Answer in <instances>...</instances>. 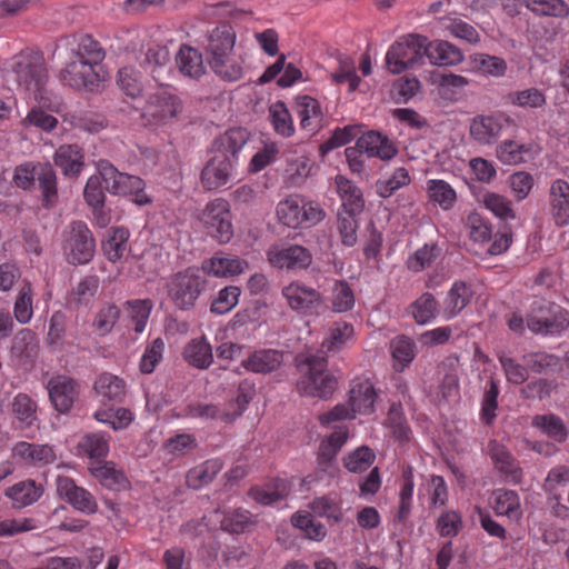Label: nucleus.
I'll list each match as a JSON object with an SVG mask.
<instances>
[{
  "instance_id": "obj_1",
  "label": "nucleus",
  "mask_w": 569,
  "mask_h": 569,
  "mask_svg": "<svg viewBox=\"0 0 569 569\" xmlns=\"http://www.w3.org/2000/svg\"><path fill=\"white\" fill-rule=\"evenodd\" d=\"M276 214L280 223L292 229L311 228L326 217L318 202L301 194H290L279 201Z\"/></svg>"
},
{
  "instance_id": "obj_2",
  "label": "nucleus",
  "mask_w": 569,
  "mask_h": 569,
  "mask_svg": "<svg viewBox=\"0 0 569 569\" xmlns=\"http://www.w3.org/2000/svg\"><path fill=\"white\" fill-rule=\"evenodd\" d=\"M377 398L373 385L368 380H355L349 392V402L339 403L332 410L319 416L322 426L333 421L352 419L357 413L368 415L373 411Z\"/></svg>"
},
{
  "instance_id": "obj_3",
  "label": "nucleus",
  "mask_w": 569,
  "mask_h": 569,
  "mask_svg": "<svg viewBox=\"0 0 569 569\" xmlns=\"http://www.w3.org/2000/svg\"><path fill=\"white\" fill-rule=\"evenodd\" d=\"M526 322L535 335L560 336L569 328V311L555 302L536 300L527 313Z\"/></svg>"
},
{
  "instance_id": "obj_4",
  "label": "nucleus",
  "mask_w": 569,
  "mask_h": 569,
  "mask_svg": "<svg viewBox=\"0 0 569 569\" xmlns=\"http://www.w3.org/2000/svg\"><path fill=\"white\" fill-rule=\"evenodd\" d=\"M303 376L297 382V389L301 395L319 398L330 397L337 380L327 372V359L323 356H311L301 367Z\"/></svg>"
},
{
  "instance_id": "obj_5",
  "label": "nucleus",
  "mask_w": 569,
  "mask_h": 569,
  "mask_svg": "<svg viewBox=\"0 0 569 569\" xmlns=\"http://www.w3.org/2000/svg\"><path fill=\"white\" fill-rule=\"evenodd\" d=\"M47 343L61 355H76L86 349L87 335L78 328L69 329L66 313L56 311L49 321Z\"/></svg>"
},
{
  "instance_id": "obj_6",
  "label": "nucleus",
  "mask_w": 569,
  "mask_h": 569,
  "mask_svg": "<svg viewBox=\"0 0 569 569\" xmlns=\"http://www.w3.org/2000/svg\"><path fill=\"white\" fill-rule=\"evenodd\" d=\"M98 169L107 190L112 194L132 196L133 202L139 206L151 202V199L144 192V181L141 178L120 172L108 161H100Z\"/></svg>"
},
{
  "instance_id": "obj_7",
  "label": "nucleus",
  "mask_w": 569,
  "mask_h": 569,
  "mask_svg": "<svg viewBox=\"0 0 569 569\" xmlns=\"http://www.w3.org/2000/svg\"><path fill=\"white\" fill-rule=\"evenodd\" d=\"M199 221L207 234L219 243H228L233 237L231 208L223 198L209 201L202 209Z\"/></svg>"
},
{
  "instance_id": "obj_8",
  "label": "nucleus",
  "mask_w": 569,
  "mask_h": 569,
  "mask_svg": "<svg viewBox=\"0 0 569 569\" xmlns=\"http://www.w3.org/2000/svg\"><path fill=\"white\" fill-rule=\"evenodd\" d=\"M206 279L198 270L188 268L172 276L168 283V296L180 310H190L206 288Z\"/></svg>"
},
{
  "instance_id": "obj_9",
  "label": "nucleus",
  "mask_w": 569,
  "mask_h": 569,
  "mask_svg": "<svg viewBox=\"0 0 569 569\" xmlns=\"http://www.w3.org/2000/svg\"><path fill=\"white\" fill-rule=\"evenodd\" d=\"M427 37L408 34L397 40L386 54L388 69L392 73H401L408 68L420 63L425 57Z\"/></svg>"
},
{
  "instance_id": "obj_10",
  "label": "nucleus",
  "mask_w": 569,
  "mask_h": 569,
  "mask_svg": "<svg viewBox=\"0 0 569 569\" xmlns=\"http://www.w3.org/2000/svg\"><path fill=\"white\" fill-rule=\"evenodd\" d=\"M281 295L287 306L300 315L319 316L326 310L322 293L300 280H293L286 284Z\"/></svg>"
},
{
  "instance_id": "obj_11",
  "label": "nucleus",
  "mask_w": 569,
  "mask_h": 569,
  "mask_svg": "<svg viewBox=\"0 0 569 569\" xmlns=\"http://www.w3.org/2000/svg\"><path fill=\"white\" fill-rule=\"evenodd\" d=\"M63 250L71 264H86L92 260L96 241L86 222L73 221L70 223Z\"/></svg>"
},
{
  "instance_id": "obj_12",
  "label": "nucleus",
  "mask_w": 569,
  "mask_h": 569,
  "mask_svg": "<svg viewBox=\"0 0 569 569\" xmlns=\"http://www.w3.org/2000/svg\"><path fill=\"white\" fill-rule=\"evenodd\" d=\"M14 72L20 87L31 92L37 100H41L42 90L46 86L48 73L41 57H21L16 66Z\"/></svg>"
},
{
  "instance_id": "obj_13",
  "label": "nucleus",
  "mask_w": 569,
  "mask_h": 569,
  "mask_svg": "<svg viewBox=\"0 0 569 569\" xmlns=\"http://www.w3.org/2000/svg\"><path fill=\"white\" fill-rule=\"evenodd\" d=\"M268 262L278 269H307L312 262L309 249L299 244L277 243L267 251Z\"/></svg>"
},
{
  "instance_id": "obj_14",
  "label": "nucleus",
  "mask_w": 569,
  "mask_h": 569,
  "mask_svg": "<svg viewBox=\"0 0 569 569\" xmlns=\"http://www.w3.org/2000/svg\"><path fill=\"white\" fill-rule=\"evenodd\" d=\"M236 164L221 154L211 156L200 173V183L207 191L228 187L234 179Z\"/></svg>"
},
{
  "instance_id": "obj_15",
  "label": "nucleus",
  "mask_w": 569,
  "mask_h": 569,
  "mask_svg": "<svg viewBox=\"0 0 569 569\" xmlns=\"http://www.w3.org/2000/svg\"><path fill=\"white\" fill-rule=\"evenodd\" d=\"M181 111L180 100L168 92H157L149 97L142 116L151 123L163 124Z\"/></svg>"
},
{
  "instance_id": "obj_16",
  "label": "nucleus",
  "mask_w": 569,
  "mask_h": 569,
  "mask_svg": "<svg viewBox=\"0 0 569 569\" xmlns=\"http://www.w3.org/2000/svg\"><path fill=\"white\" fill-rule=\"evenodd\" d=\"M511 118L505 113L478 116L470 124L471 137L482 144H491L501 136L502 131L512 124Z\"/></svg>"
},
{
  "instance_id": "obj_17",
  "label": "nucleus",
  "mask_w": 569,
  "mask_h": 569,
  "mask_svg": "<svg viewBox=\"0 0 569 569\" xmlns=\"http://www.w3.org/2000/svg\"><path fill=\"white\" fill-rule=\"evenodd\" d=\"M47 389L51 403L61 413L68 412L79 397V383L68 376L52 377Z\"/></svg>"
},
{
  "instance_id": "obj_18",
  "label": "nucleus",
  "mask_w": 569,
  "mask_h": 569,
  "mask_svg": "<svg viewBox=\"0 0 569 569\" xmlns=\"http://www.w3.org/2000/svg\"><path fill=\"white\" fill-rule=\"evenodd\" d=\"M12 459L26 467L40 468L53 463L56 451L50 445L19 441L12 448Z\"/></svg>"
},
{
  "instance_id": "obj_19",
  "label": "nucleus",
  "mask_w": 569,
  "mask_h": 569,
  "mask_svg": "<svg viewBox=\"0 0 569 569\" xmlns=\"http://www.w3.org/2000/svg\"><path fill=\"white\" fill-rule=\"evenodd\" d=\"M473 295L471 284L455 281L440 305L439 316L446 321L458 317L471 303Z\"/></svg>"
},
{
  "instance_id": "obj_20",
  "label": "nucleus",
  "mask_w": 569,
  "mask_h": 569,
  "mask_svg": "<svg viewBox=\"0 0 569 569\" xmlns=\"http://www.w3.org/2000/svg\"><path fill=\"white\" fill-rule=\"evenodd\" d=\"M237 33L230 23H220L206 36L207 61L230 54L234 51Z\"/></svg>"
},
{
  "instance_id": "obj_21",
  "label": "nucleus",
  "mask_w": 569,
  "mask_h": 569,
  "mask_svg": "<svg viewBox=\"0 0 569 569\" xmlns=\"http://www.w3.org/2000/svg\"><path fill=\"white\" fill-rule=\"evenodd\" d=\"M488 455L495 468L505 477L508 482L518 485L521 482L523 472L519 461L511 451L497 440L488 443Z\"/></svg>"
},
{
  "instance_id": "obj_22",
  "label": "nucleus",
  "mask_w": 569,
  "mask_h": 569,
  "mask_svg": "<svg viewBox=\"0 0 569 569\" xmlns=\"http://www.w3.org/2000/svg\"><path fill=\"white\" fill-rule=\"evenodd\" d=\"M61 80L71 88L91 90L98 84L99 74L94 67L70 56L61 71Z\"/></svg>"
},
{
  "instance_id": "obj_23",
  "label": "nucleus",
  "mask_w": 569,
  "mask_h": 569,
  "mask_svg": "<svg viewBox=\"0 0 569 569\" xmlns=\"http://www.w3.org/2000/svg\"><path fill=\"white\" fill-rule=\"evenodd\" d=\"M57 491L74 509L91 515L98 510V505L93 496L84 488L76 485L69 477H59L57 480Z\"/></svg>"
},
{
  "instance_id": "obj_24",
  "label": "nucleus",
  "mask_w": 569,
  "mask_h": 569,
  "mask_svg": "<svg viewBox=\"0 0 569 569\" xmlns=\"http://www.w3.org/2000/svg\"><path fill=\"white\" fill-rule=\"evenodd\" d=\"M283 365V352L278 349H256L241 361V367L257 375H269L281 368Z\"/></svg>"
},
{
  "instance_id": "obj_25",
  "label": "nucleus",
  "mask_w": 569,
  "mask_h": 569,
  "mask_svg": "<svg viewBox=\"0 0 569 569\" xmlns=\"http://www.w3.org/2000/svg\"><path fill=\"white\" fill-rule=\"evenodd\" d=\"M10 411L13 417V425L19 430H36L39 428L38 405L27 393H17L11 403Z\"/></svg>"
},
{
  "instance_id": "obj_26",
  "label": "nucleus",
  "mask_w": 569,
  "mask_h": 569,
  "mask_svg": "<svg viewBox=\"0 0 569 569\" xmlns=\"http://www.w3.org/2000/svg\"><path fill=\"white\" fill-rule=\"evenodd\" d=\"M356 144L361 153H366L369 158H379L383 161L392 159L398 153L395 142L387 136L375 130L365 132L357 140Z\"/></svg>"
},
{
  "instance_id": "obj_27",
  "label": "nucleus",
  "mask_w": 569,
  "mask_h": 569,
  "mask_svg": "<svg viewBox=\"0 0 569 569\" xmlns=\"http://www.w3.org/2000/svg\"><path fill=\"white\" fill-rule=\"evenodd\" d=\"M201 268L204 273L212 277L232 278L241 274L248 268V262L236 256L217 252L206 259Z\"/></svg>"
},
{
  "instance_id": "obj_28",
  "label": "nucleus",
  "mask_w": 569,
  "mask_h": 569,
  "mask_svg": "<svg viewBox=\"0 0 569 569\" xmlns=\"http://www.w3.org/2000/svg\"><path fill=\"white\" fill-rule=\"evenodd\" d=\"M550 213L558 227L569 224V183L563 179L552 181L549 189Z\"/></svg>"
},
{
  "instance_id": "obj_29",
  "label": "nucleus",
  "mask_w": 569,
  "mask_h": 569,
  "mask_svg": "<svg viewBox=\"0 0 569 569\" xmlns=\"http://www.w3.org/2000/svg\"><path fill=\"white\" fill-rule=\"evenodd\" d=\"M53 161L64 177L73 179L84 167V152L77 143L62 144L56 150Z\"/></svg>"
},
{
  "instance_id": "obj_30",
  "label": "nucleus",
  "mask_w": 569,
  "mask_h": 569,
  "mask_svg": "<svg viewBox=\"0 0 569 569\" xmlns=\"http://www.w3.org/2000/svg\"><path fill=\"white\" fill-rule=\"evenodd\" d=\"M182 358L190 367L206 370L213 363L212 346L204 335L193 338L183 347Z\"/></svg>"
},
{
  "instance_id": "obj_31",
  "label": "nucleus",
  "mask_w": 569,
  "mask_h": 569,
  "mask_svg": "<svg viewBox=\"0 0 569 569\" xmlns=\"http://www.w3.org/2000/svg\"><path fill=\"white\" fill-rule=\"evenodd\" d=\"M249 134L243 128H232L218 136L212 143V154H221L237 162L238 152L244 147Z\"/></svg>"
},
{
  "instance_id": "obj_32",
  "label": "nucleus",
  "mask_w": 569,
  "mask_h": 569,
  "mask_svg": "<svg viewBox=\"0 0 569 569\" xmlns=\"http://www.w3.org/2000/svg\"><path fill=\"white\" fill-rule=\"evenodd\" d=\"M93 389L104 406L122 402L127 393L124 380L109 372L97 378Z\"/></svg>"
},
{
  "instance_id": "obj_33",
  "label": "nucleus",
  "mask_w": 569,
  "mask_h": 569,
  "mask_svg": "<svg viewBox=\"0 0 569 569\" xmlns=\"http://www.w3.org/2000/svg\"><path fill=\"white\" fill-rule=\"evenodd\" d=\"M297 106L301 130L313 136L322 128L323 122V112L319 101L310 96H302L298 99Z\"/></svg>"
},
{
  "instance_id": "obj_34",
  "label": "nucleus",
  "mask_w": 569,
  "mask_h": 569,
  "mask_svg": "<svg viewBox=\"0 0 569 569\" xmlns=\"http://www.w3.org/2000/svg\"><path fill=\"white\" fill-rule=\"evenodd\" d=\"M425 56L430 63L437 66H456L463 60V53L459 48L445 40L429 41L425 46Z\"/></svg>"
},
{
  "instance_id": "obj_35",
  "label": "nucleus",
  "mask_w": 569,
  "mask_h": 569,
  "mask_svg": "<svg viewBox=\"0 0 569 569\" xmlns=\"http://www.w3.org/2000/svg\"><path fill=\"white\" fill-rule=\"evenodd\" d=\"M348 438V428L346 426H339L330 436L321 440L318 452V462L323 470L332 467V461L346 445Z\"/></svg>"
},
{
  "instance_id": "obj_36",
  "label": "nucleus",
  "mask_w": 569,
  "mask_h": 569,
  "mask_svg": "<svg viewBox=\"0 0 569 569\" xmlns=\"http://www.w3.org/2000/svg\"><path fill=\"white\" fill-rule=\"evenodd\" d=\"M36 182L41 193L42 206L47 209L56 207L59 200L58 180L56 171L50 163H38Z\"/></svg>"
},
{
  "instance_id": "obj_37",
  "label": "nucleus",
  "mask_w": 569,
  "mask_h": 569,
  "mask_svg": "<svg viewBox=\"0 0 569 569\" xmlns=\"http://www.w3.org/2000/svg\"><path fill=\"white\" fill-rule=\"evenodd\" d=\"M439 97L447 102L461 100L470 83L469 79L452 72L441 73L435 81Z\"/></svg>"
},
{
  "instance_id": "obj_38",
  "label": "nucleus",
  "mask_w": 569,
  "mask_h": 569,
  "mask_svg": "<svg viewBox=\"0 0 569 569\" xmlns=\"http://www.w3.org/2000/svg\"><path fill=\"white\" fill-rule=\"evenodd\" d=\"M208 64L222 81L237 82L243 77V59L237 57L234 51L230 54L209 60Z\"/></svg>"
},
{
  "instance_id": "obj_39",
  "label": "nucleus",
  "mask_w": 569,
  "mask_h": 569,
  "mask_svg": "<svg viewBox=\"0 0 569 569\" xmlns=\"http://www.w3.org/2000/svg\"><path fill=\"white\" fill-rule=\"evenodd\" d=\"M341 503V498L337 493H329L315 498L309 507L316 516L326 518L328 523L333 526L343 518Z\"/></svg>"
},
{
  "instance_id": "obj_40",
  "label": "nucleus",
  "mask_w": 569,
  "mask_h": 569,
  "mask_svg": "<svg viewBox=\"0 0 569 569\" xmlns=\"http://www.w3.org/2000/svg\"><path fill=\"white\" fill-rule=\"evenodd\" d=\"M176 62L186 77L199 79L206 72L202 54L193 47L182 44L176 56Z\"/></svg>"
},
{
  "instance_id": "obj_41",
  "label": "nucleus",
  "mask_w": 569,
  "mask_h": 569,
  "mask_svg": "<svg viewBox=\"0 0 569 569\" xmlns=\"http://www.w3.org/2000/svg\"><path fill=\"white\" fill-rule=\"evenodd\" d=\"M91 475L106 488L111 490H122L128 487V480L123 471L117 469L113 462L91 465L89 467Z\"/></svg>"
},
{
  "instance_id": "obj_42",
  "label": "nucleus",
  "mask_w": 569,
  "mask_h": 569,
  "mask_svg": "<svg viewBox=\"0 0 569 569\" xmlns=\"http://www.w3.org/2000/svg\"><path fill=\"white\" fill-rule=\"evenodd\" d=\"M336 186L342 202L343 211L349 213H360L365 206L361 190L351 180L343 176L336 177Z\"/></svg>"
},
{
  "instance_id": "obj_43",
  "label": "nucleus",
  "mask_w": 569,
  "mask_h": 569,
  "mask_svg": "<svg viewBox=\"0 0 569 569\" xmlns=\"http://www.w3.org/2000/svg\"><path fill=\"white\" fill-rule=\"evenodd\" d=\"M290 492V486L284 479H274L264 487H252L248 495L254 501L270 506L283 500Z\"/></svg>"
},
{
  "instance_id": "obj_44",
  "label": "nucleus",
  "mask_w": 569,
  "mask_h": 569,
  "mask_svg": "<svg viewBox=\"0 0 569 569\" xmlns=\"http://www.w3.org/2000/svg\"><path fill=\"white\" fill-rule=\"evenodd\" d=\"M130 232L124 227H113L108 231L107 239L102 242V250L110 262H117L128 251Z\"/></svg>"
},
{
  "instance_id": "obj_45",
  "label": "nucleus",
  "mask_w": 569,
  "mask_h": 569,
  "mask_svg": "<svg viewBox=\"0 0 569 569\" xmlns=\"http://www.w3.org/2000/svg\"><path fill=\"white\" fill-rule=\"evenodd\" d=\"M42 487L33 480H23L6 490V496L12 500L14 508H24L34 503L42 495Z\"/></svg>"
},
{
  "instance_id": "obj_46",
  "label": "nucleus",
  "mask_w": 569,
  "mask_h": 569,
  "mask_svg": "<svg viewBox=\"0 0 569 569\" xmlns=\"http://www.w3.org/2000/svg\"><path fill=\"white\" fill-rule=\"evenodd\" d=\"M531 425L556 442L562 443L567 440V427L562 419L555 413L536 415Z\"/></svg>"
},
{
  "instance_id": "obj_47",
  "label": "nucleus",
  "mask_w": 569,
  "mask_h": 569,
  "mask_svg": "<svg viewBox=\"0 0 569 569\" xmlns=\"http://www.w3.org/2000/svg\"><path fill=\"white\" fill-rule=\"evenodd\" d=\"M223 465L219 459H210L190 469L186 477L188 487L200 489L209 485L221 471Z\"/></svg>"
},
{
  "instance_id": "obj_48",
  "label": "nucleus",
  "mask_w": 569,
  "mask_h": 569,
  "mask_svg": "<svg viewBox=\"0 0 569 569\" xmlns=\"http://www.w3.org/2000/svg\"><path fill=\"white\" fill-rule=\"evenodd\" d=\"M78 450L90 459H104L109 453V436L102 432L87 433L79 440Z\"/></svg>"
},
{
  "instance_id": "obj_49",
  "label": "nucleus",
  "mask_w": 569,
  "mask_h": 569,
  "mask_svg": "<svg viewBox=\"0 0 569 569\" xmlns=\"http://www.w3.org/2000/svg\"><path fill=\"white\" fill-rule=\"evenodd\" d=\"M390 352L395 369L403 371L416 357V346L412 339L406 336H398L390 342Z\"/></svg>"
},
{
  "instance_id": "obj_50",
  "label": "nucleus",
  "mask_w": 569,
  "mask_h": 569,
  "mask_svg": "<svg viewBox=\"0 0 569 569\" xmlns=\"http://www.w3.org/2000/svg\"><path fill=\"white\" fill-rule=\"evenodd\" d=\"M413 469L411 466L402 468L401 483L399 491V509L397 513V520L403 522L410 515L413 497Z\"/></svg>"
},
{
  "instance_id": "obj_51",
  "label": "nucleus",
  "mask_w": 569,
  "mask_h": 569,
  "mask_svg": "<svg viewBox=\"0 0 569 569\" xmlns=\"http://www.w3.org/2000/svg\"><path fill=\"white\" fill-rule=\"evenodd\" d=\"M440 306L430 292L422 293L415 302L410 305V313L419 325H426L436 319L439 315Z\"/></svg>"
},
{
  "instance_id": "obj_52",
  "label": "nucleus",
  "mask_w": 569,
  "mask_h": 569,
  "mask_svg": "<svg viewBox=\"0 0 569 569\" xmlns=\"http://www.w3.org/2000/svg\"><path fill=\"white\" fill-rule=\"evenodd\" d=\"M71 56L97 68L103 61L106 52L97 40L90 36H83Z\"/></svg>"
},
{
  "instance_id": "obj_53",
  "label": "nucleus",
  "mask_w": 569,
  "mask_h": 569,
  "mask_svg": "<svg viewBox=\"0 0 569 569\" xmlns=\"http://www.w3.org/2000/svg\"><path fill=\"white\" fill-rule=\"evenodd\" d=\"M355 336L353 326L349 322H335L329 329V336L322 342V348L328 352L339 351L345 348Z\"/></svg>"
},
{
  "instance_id": "obj_54",
  "label": "nucleus",
  "mask_w": 569,
  "mask_h": 569,
  "mask_svg": "<svg viewBox=\"0 0 569 569\" xmlns=\"http://www.w3.org/2000/svg\"><path fill=\"white\" fill-rule=\"evenodd\" d=\"M427 192L431 201L442 210H451L457 201L455 189L445 180L431 179L427 183Z\"/></svg>"
},
{
  "instance_id": "obj_55",
  "label": "nucleus",
  "mask_w": 569,
  "mask_h": 569,
  "mask_svg": "<svg viewBox=\"0 0 569 569\" xmlns=\"http://www.w3.org/2000/svg\"><path fill=\"white\" fill-rule=\"evenodd\" d=\"M39 346L33 331L30 329H21L13 339L11 351L21 360H33L38 355Z\"/></svg>"
},
{
  "instance_id": "obj_56",
  "label": "nucleus",
  "mask_w": 569,
  "mask_h": 569,
  "mask_svg": "<svg viewBox=\"0 0 569 569\" xmlns=\"http://www.w3.org/2000/svg\"><path fill=\"white\" fill-rule=\"evenodd\" d=\"M440 254L441 248L437 243H426L409 256L406 262L407 268L415 273L421 272L430 268Z\"/></svg>"
},
{
  "instance_id": "obj_57",
  "label": "nucleus",
  "mask_w": 569,
  "mask_h": 569,
  "mask_svg": "<svg viewBox=\"0 0 569 569\" xmlns=\"http://www.w3.org/2000/svg\"><path fill=\"white\" fill-rule=\"evenodd\" d=\"M386 425L398 441L407 442L410 440L411 429L407 422L401 403L392 402L390 405Z\"/></svg>"
},
{
  "instance_id": "obj_58",
  "label": "nucleus",
  "mask_w": 569,
  "mask_h": 569,
  "mask_svg": "<svg viewBox=\"0 0 569 569\" xmlns=\"http://www.w3.org/2000/svg\"><path fill=\"white\" fill-rule=\"evenodd\" d=\"M472 69L481 74L490 77H503L507 71L506 61L496 56L475 53L470 57Z\"/></svg>"
},
{
  "instance_id": "obj_59",
  "label": "nucleus",
  "mask_w": 569,
  "mask_h": 569,
  "mask_svg": "<svg viewBox=\"0 0 569 569\" xmlns=\"http://www.w3.org/2000/svg\"><path fill=\"white\" fill-rule=\"evenodd\" d=\"M331 309L342 313L353 309L356 297L352 288L346 280H336L331 289Z\"/></svg>"
},
{
  "instance_id": "obj_60",
  "label": "nucleus",
  "mask_w": 569,
  "mask_h": 569,
  "mask_svg": "<svg viewBox=\"0 0 569 569\" xmlns=\"http://www.w3.org/2000/svg\"><path fill=\"white\" fill-rule=\"evenodd\" d=\"M269 118L276 133L289 138L295 133L292 117L284 102L277 101L269 108Z\"/></svg>"
},
{
  "instance_id": "obj_61",
  "label": "nucleus",
  "mask_w": 569,
  "mask_h": 569,
  "mask_svg": "<svg viewBox=\"0 0 569 569\" xmlns=\"http://www.w3.org/2000/svg\"><path fill=\"white\" fill-rule=\"evenodd\" d=\"M97 421L109 425L114 431L127 429L133 421L130 409L119 407L117 409H100L93 413Z\"/></svg>"
},
{
  "instance_id": "obj_62",
  "label": "nucleus",
  "mask_w": 569,
  "mask_h": 569,
  "mask_svg": "<svg viewBox=\"0 0 569 569\" xmlns=\"http://www.w3.org/2000/svg\"><path fill=\"white\" fill-rule=\"evenodd\" d=\"M126 310L137 333L144 331L153 303L150 299H134L126 302Z\"/></svg>"
},
{
  "instance_id": "obj_63",
  "label": "nucleus",
  "mask_w": 569,
  "mask_h": 569,
  "mask_svg": "<svg viewBox=\"0 0 569 569\" xmlns=\"http://www.w3.org/2000/svg\"><path fill=\"white\" fill-rule=\"evenodd\" d=\"M117 83L121 91L136 99L141 96L143 90L142 76L133 67H122L118 71Z\"/></svg>"
},
{
  "instance_id": "obj_64",
  "label": "nucleus",
  "mask_w": 569,
  "mask_h": 569,
  "mask_svg": "<svg viewBox=\"0 0 569 569\" xmlns=\"http://www.w3.org/2000/svg\"><path fill=\"white\" fill-rule=\"evenodd\" d=\"M100 280L96 274L83 277L69 293V301L78 306H87L94 298Z\"/></svg>"
}]
</instances>
